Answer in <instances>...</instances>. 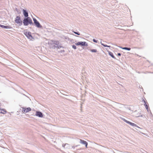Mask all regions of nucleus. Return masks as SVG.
Instances as JSON below:
<instances>
[{
    "mask_svg": "<svg viewBox=\"0 0 153 153\" xmlns=\"http://www.w3.org/2000/svg\"><path fill=\"white\" fill-rule=\"evenodd\" d=\"M117 55L119 56H120L121 55V54L120 53H118Z\"/></svg>",
    "mask_w": 153,
    "mask_h": 153,
    "instance_id": "obj_21",
    "label": "nucleus"
},
{
    "mask_svg": "<svg viewBox=\"0 0 153 153\" xmlns=\"http://www.w3.org/2000/svg\"><path fill=\"white\" fill-rule=\"evenodd\" d=\"M76 45H81V46H87L88 44L85 42H80L75 44Z\"/></svg>",
    "mask_w": 153,
    "mask_h": 153,
    "instance_id": "obj_2",
    "label": "nucleus"
},
{
    "mask_svg": "<svg viewBox=\"0 0 153 153\" xmlns=\"http://www.w3.org/2000/svg\"><path fill=\"white\" fill-rule=\"evenodd\" d=\"M72 48H73L74 49H76V46H75V45H72Z\"/></svg>",
    "mask_w": 153,
    "mask_h": 153,
    "instance_id": "obj_18",
    "label": "nucleus"
},
{
    "mask_svg": "<svg viewBox=\"0 0 153 153\" xmlns=\"http://www.w3.org/2000/svg\"><path fill=\"white\" fill-rule=\"evenodd\" d=\"M123 120L124 122H126V123H127L129 124V125H130L132 126H135V127H138L137 125H136V124H135L134 123H131L130 122H129V121H128L124 119H123Z\"/></svg>",
    "mask_w": 153,
    "mask_h": 153,
    "instance_id": "obj_4",
    "label": "nucleus"
},
{
    "mask_svg": "<svg viewBox=\"0 0 153 153\" xmlns=\"http://www.w3.org/2000/svg\"><path fill=\"white\" fill-rule=\"evenodd\" d=\"M80 143L83 144H84L85 145L86 147L87 148V145H88V143L86 141H84L82 139H80Z\"/></svg>",
    "mask_w": 153,
    "mask_h": 153,
    "instance_id": "obj_7",
    "label": "nucleus"
},
{
    "mask_svg": "<svg viewBox=\"0 0 153 153\" xmlns=\"http://www.w3.org/2000/svg\"><path fill=\"white\" fill-rule=\"evenodd\" d=\"M15 22L19 25L21 26L22 24V22L21 20L20 17L17 16L16 17L15 20Z\"/></svg>",
    "mask_w": 153,
    "mask_h": 153,
    "instance_id": "obj_1",
    "label": "nucleus"
},
{
    "mask_svg": "<svg viewBox=\"0 0 153 153\" xmlns=\"http://www.w3.org/2000/svg\"><path fill=\"white\" fill-rule=\"evenodd\" d=\"M143 101L144 102V105L145 106V108L146 109L148 110V106L146 102V101H145L144 100H143Z\"/></svg>",
    "mask_w": 153,
    "mask_h": 153,
    "instance_id": "obj_12",
    "label": "nucleus"
},
{
    "mask_svg": "<svg viewBox=\"0 0 153 153\" xmlns=\"http://www.w3.org/2000/svg\"><path fill=\"white\" fill-rule=\"evenodd\" d=\"M109 55L110 56H111V57H112L113 58H115V57H114V56L113 55V53H112V52H109Z\"/></svg>",
    "mask_w": 153,
    "mask_h": 153,
    "instance_id": "obj_13",
    "label": "nucleus"
},
{
    "mask_svg": "<svg viewBox=\"0 0 153 153\" xmlns=\"http://www.w3.org/2000/svg\"><path fill=\"white\" fill-rule=\"evenodd\" d=\"M123 49H124V50H127L129 51L131 50V48H126V47H125L122 48Z\"/></svg>",
    "mask_w": 153,
    "mask_h": 153,
    "instance_id": "obj_15",
    "label": "nucleus"
},
{
    "mask_svg": "<svg viewBox=\"0 0 153 153\" xmlns=\"http://www.w3.org/2000/svg\"><path fill=\"white\" fill-rule=\"evenodd\" d=\"M25 34L29 39H31L33 37L31 35V33L30 32H26L25 33Z\"/></svg>",
    "mask_w": 153,
    "mask_h": 153,
    "instance_id": "obj_5",
    "label": "nucleus"
},
{
    "mask_svg": "<svg viewBox=\"0 0 153 153\" xmlns=\"http://www.w3.org/2000/svg\"><path fill=\"white\" fill-rule=\"evenodd\" d=\"M27 19L28 22L29 24H31L32 23V20L30 17H27Z\"/></svg>",
    "mask_w": 153,
    "mask_h": 153,
    "instance_id": "obj_11",
    "label": "nucleus"
},
{
    "mask_svg": "<svg viewBox=\"0 0 153 153\" xmlns=\"http://www.w3.org/2000/svg\"><path fill=\"white\" fill-rule=\"evenodd\" d=\"M101 45L104 47H110V46H108L106 45H104V44H103V43H102L101 42Z\"/></svg>",
    "mask_w": 153,
    "mask_h": 153,
    "instance_id": "obj_16",
    "label": "nucleus"
},
{
    "mask_svg": "<svg viewBox=\"0 0 153 153\" xmlns=\"http://www.w3.org/2000/svg\"><path fill=\"white\" fill-rule=\"evenodd\" d=\"M0 26L1 27L4 28H8V26H4V25H0Z\"/></svg>",
    "mask_w": 153,
    "mask_h": 153,
    "instance_id": "obj_14",
    "label": "nucleus"
},
{
    "mask_svg": "<svg viewBox=\"0 0 153 153\" xmlns=\"http://www.w3.org/2000/svg\"><path fill=\"white\" fill-rule=\"evenodd\" d=\"M23 13L25 17H27L28 16V13L24 9H23Z\"/></svg>",
    "mask_w": 153,
    "mask_h": 153,
    "instance_id": "obj_10",
    "label": "nucleus"
},
{
    "mask_svg": "<svg viewBox=\"0 0 153 153\" xmlns=\"http://www.w3.org/2000/svg\"><path fill=\"white\" fill-rule=\"evenodd\" d=\"M93 41H94V42H96V43H97V40H95V39H93Z\"/></svg>",
    "mask_w": 153,
    "mask_h": 153,
    "instance_id": "obj_19",
    "label": "nucleus"
},
{
    "mask_svg": "<svg viewBox=\"0 0 153 153\" xmlns=\"http://www.w3.org/2000/svg\"><path fill=\"white\" fill-rule=\"evenodd\" d=\"M31 110V108L30 107L27 108H23L22 112H23L27 113Z\"/></svg>",
    "mask_w": 153,
    "mask_h": 153,
    "instance_id": "obj_6",
    "label": "nucleus"
},
{
    "mask_svg": "<svg viewBox=\"0 0 153 153\" xmlns=\"http://www.w3.org/2000/svg\"><path fill=\"white\" fill-rule=\"evenodd\" d=\"M27 19L26 18L24 19L23 20V23L24 25L25 26H27L29 24Z\"/></svg>",
    "mask_w": 153,
    "mask_h": 153,
    "instance_id": "obj_9",
    "label": "nucleus"
},
{
    "mask_svg": "<svg viewBox=\"0 0 153 153\" xmlns=\"http://www.w3.org/2000/svg\"><path fill=\"white\" fill-rule=\"evenodd\" d=\"M74 32L75 34H77L78 35H80V34L79 33H77V32Z\"/></svg>",
    "mask_w": 153,
    "mask_h": 153,
    "instance_id": "obj_20",
    "label": "nucleus"
},
{
    "mask_svg": "<svg viewBox=\"0 0 153 153\" xmlns=\"http://www.w3.org/2000/svg\"><path fill=\"white\" fill-rule=\"evenodd\" d=\"M33 20L35 24L37 27L40 28L42 27V26L36 19L33 18Z\"/></svg>",
    "mask_w": 153,
    "mask_h": 153,
    "instance_id": "obj_3",
    "label": "nucleus"
},
{
    "mask_svg": "<svg viewBox=\"0 0 153 153\" xmlns=\"http://www.w3.org/2000/svg\"><path fill=\"white\" fill-rule=\"evenodd\" d=\"M91 51L92 52H97V50L96 49H92V50H91Z\"/></svg>",
    "mask_w": 153,
    "mask_h": 153,
    "instance_id": "obj_17",
    "label": "nucleus"
},
{
    "mask_svg": "<svg viewBox=\"0 0 153 153\" xmlns=\"http://www.w3.org/2000/svg\"><path fill=\"white\" fill-rule=\"evenodd\" d=\"M36 115L37 116L39 117H42L43 115L42 113L39 111H36Z\"/></svg>",
    "mask_w": 153,
    "mask_h": 153,
    "instance_id": "obj_8",
    "label": "nucleus"
}]
</instances>
